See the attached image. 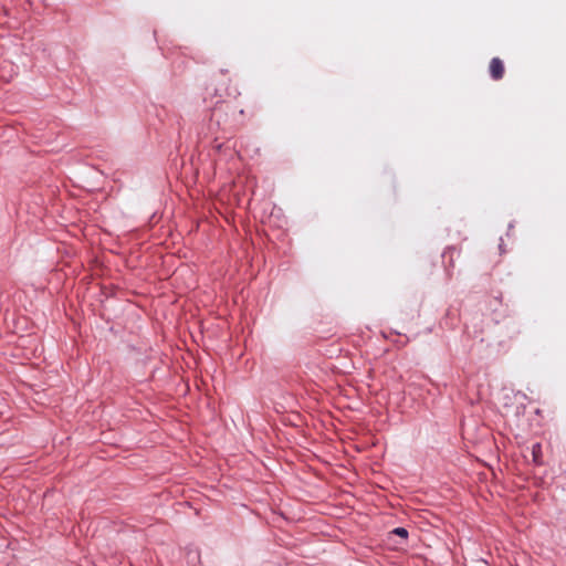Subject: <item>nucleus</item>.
Listing matches in <instances>:
<instances>
[{
    "mask_svg": "<svg viewBox=\"0 0 566 566\" xmlns=\"http://www.w3.org/2000/svg\"><path fill=\"white\" fill-rule=\"evenodd\" d=\"M490 73L494 80H500L504 74V65L503 62L499 57H494L490 63Z\"/></svg>",
    "mask_w": 566,
    "mask_h": 566,
    "instance_id": "obj_1",
    "label": "nucleus"
},
{
    "mask_svg": "<svg viewBox=\"0 0 566 566\" xmlns=\"http://www.w3.org/2000/svg\"><path fill=\"white\" fill-rule=\"evenodd\" d=\"M541 455H542V446H541V443H534L532 446L533 462L536 463V464H541L542 463Z\"/></svg>",
    "mask_w": 566,
    "mask_h": 566,
    "instance_id": "obj_2",
    "label": "nucleus"
},
{
    "mask_svg": "<svg viewBox=\"0 0 566 566\" xmlns=\"http://www.w3.org/2000/svg\"><path fill=\"white\" fill-rule=\"evenodd\" d=\"M394 533L400 537H407L408 536V531L403 527H397L394 530Z\"/></svg>",
    "mask_w": 566,
    "mask_h": 566,
    "instance_id": "obj_3",
    "label": "nucleus"
}]
</instances>
